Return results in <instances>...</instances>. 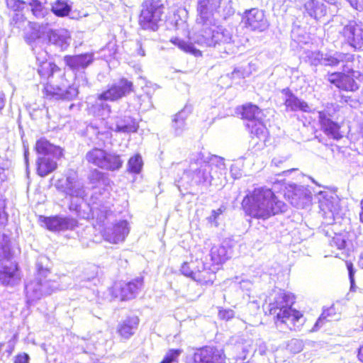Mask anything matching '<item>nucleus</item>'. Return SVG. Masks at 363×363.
Here are the masks:
<instances>
[{
    "mask_svg": "<svg viewBox=\"0 0 363 363\" xmlns=\"http://www.w3.org/2000/svg\"><path fill=\"white\" fill-rule=\"evenodd\" d=\"M56 188L61 192L71 197L69 209L83 218L95 220L96 225H104L105 220L110 213L112 203L110 201L109 192L105 188L94 189L90 201L86 205L89 212H82L81 205L86 196L83 184L74 175H69L65 179H59Z\"/></svg>",
    "mask_w": 363,
    "mask_h": 363,
    "instance_id": "f257e3e1",
    "label": "nucleus"
},
{
    "mask_svg": "<svg viewBox=\"0 0 363 363\" xmlns=\"http://www.w3.org/2000/svg\"><path fill=\"white\" fill-rule=\"evenodd\" d=\"M225 170L223 157L217 155L205 157L201 152L192 153L189 157V168L179 182L182 186L190 184L206 189L211 185H218Z\"/></svg>",
    "mask_w": 363,
    "mask_h": 363,
    "instance_id": "f03ea898",
    "label": "nucleus"
},
{
    "mask_svg": "<svg viewBox=\"0 0 363 363\" xmlns=\"http://www.w3.org/2000/svg\"><path fill=\"white\" fill-rule=\"evenodd\" d=\"M37 71L44 84L43 96L49 100H67L74 99L78 94V89L72 86L66 87L60 85L59 82L63 80L61 69L53 62L48 60V54L45 49L39 52L35 50Z\"/></svg>",
    "mask_w": 363,
    "mask_h": 363,
    "instance_id": "7ed1b4c3",
    "label": "nucleus"
},
{
    "mask_svg": "<svg viewBox=\"0 0 363 363\" xmlns=\"http://www.w3.org/2000/svg\"><path fill=\"white\" fill-rule=\"evenodd\" d=\"M242 206L247 215L264 220L286 211V205L270 189L264 187L247 194L242 199Z\"/></svg>",
    "mask_w": 363,
    "mask_h": 363,
    "instance_id": "20e7f679",
    "label": "nucleus"
},
{
    "mask_svg": "<svg viewBox=\"0 0 363 363\" xmlns=\"http://www.w3.org/2000/svg\"><path fill=\"white\" fill-rule=\"evenodd\" d=\"M273 302L269 303V313L275 317L277 328L284 329V326L290 330H299L303 324V315L293 309L294 296L284 290L274 291Z\"/></svg>",
    "mask_w": 363,
    "mask_h": 363,
    "instance_id": "39448f33",
    "label": "nucleus"
},
{
    "mask_svg": "<svg viewBox=\"0 0 363 363\" xmlns=\"http://www.w3.org/2000/svg\"><path fill=\"white\" fill-rule=\"evenodd\" d=\"M36 275L35 278L25 284L27 303H31L50 295L59 288L58 283L48 279L50 272V259L45 255H40L35 262Z\"/></svg>",
    "mask_w": 363,
    "mask_h": 363,
    "instance_id": "423d86ee",
    "label": "nucleus"
},
{
    "mask_svg": "<svg viewBox=\"0 0 363 363\" xmlns=\"http://www.w3.org/2000/svg\"><path fill=\"white\" fill-rule=\"evenodd\" d=\"M218 23L217 21L215 25L199 27L194 40L202 46L213 47L221 54L220 57H224L225 55L234 52V41L232 32L222 26H218Z\"/></svg>",
    "mask_w": 363,
    "mask_h": 363,
    "instance_id": "0eeeda50",
    "label": "nucleus"
},
{
    "mask_svg": "<svg viewBox=\"0 0 363 363\" xmlns=\"http://www.w3.org/2000/svg\"><path fill=\"white\" fill-rule=\"evenodd\" d=\"M133 82L121 77L108 86L106 90L98 94L94 102L89 108L90 112L95 116L104 119L111 113V106L107 101H116L133 91Z\"/></svg>",
    "mask_w": 363,
    "mask_h": 363,
    "instance_id": "6e6552de",
    "label": "nucleus"
},
{
    "mask_svg": "<svg viewBox=\"0 0 363 363\" xmlns=\"http://www.w3.org/2000/svg\"><path fill=\"white\" fill-rule=\"evenodd\" d=\"M35 150L37 173L44 177L54 172L57 167V161L62 157V149L56 146L44 138L36 141Z\"/></svg>",
    "mask_w": 363,
    "mask_h": 363,
    "instance_id": "1a4fd4ad",
    "label": "nucleus"
},
{
    "mask_svg": "<svg viewBox=\"0 0 363 363\" xmlns=\"http://www.w3.org/2000/svg\"><path fill=\"white\" fill-rule=\"evenodd\" d=\"M317 198L320 213L324 219V223L333 225L343 218V210L336 194L329 191H321L318 194Z\"/></svg>",
    "mask_w": 363,
    "mask_h": 363,
    "instance_id": "9d476101",
    "label": "nucleus"
},
{
    "mask_svg": "<svg viewBox=\"0 0 363 363\" xmlns=\"http://www.w3.org/2000/svg\"><path fill=\"white\" fill-rule=\"evenodd\" d=\"M11 252L10 247L5 244L0 247V284L14 286L21 280V271L16 262H10Z\"/></svg>",
    "mask_w": 363,
    "mask_h": 363,
    "instance_id": "9b49d317",
    "label": "nucleus"
},
{
    "mask_svg": "<svg viewBox=\"0 0 363 363\" xmlns=\"http://www.w3.org/2000/svg\"><path fill=\"white\" fill-rule=\"evenodd\" d=\"M163 12L164 5L161 0H145L139 16V25L144 30H157Z\"/></svg>",
    "mask_w": 363,
    "mask_h": 363,
    "instance_id": "f8f14e48",
    "label": "nucleus"
},
{
    "mask_svg": "<svg viewBox=\"0 0 363 363\" xmlns=\"http://www.w3.org/2000/svg\"><path fill=\"white\" fill-rule=\"evenodd\" d=\"M28 24L29 29L26 32L24 38L35 54V50L39 52L48 45L51 28L48 22L39 23L28 21Z\"/></svg>",
    "mask_w": 363,
    "mask_h": 363,
    "instance_id": "ddd939ff",
    "label": "nucleus"
},
{
    "mask_svg": "<svg viewBox=\"0 0 363 363\" xmlns=\"http://www.w3.org/2000/svg\"><path fill=\"white\" fill-rule=\"evenodd\" d=\"M222 0H196V23L199 27L215 25L219 14Z\"/></svg>",
    "mask_w": 363,
    "mask_h": 363,
    "instance_id": "4468645a",
    "label": "nucleus"
},
{
    "mask_svg": "<svg viewBox=\"0 0 363 363\" xmlns=\"http://www.w3.org/2000/svg\"><path fill=\"white\" fill-rule=\"evenodd\" d=\"M112 216L111 206L110 213L105 220L104 225H98L103 227L101 230L104 239L111 243L117 244L123 242L129 233L128 223L125 220H120L114 224H108L110 217Z\"/></svg>",
    "mask_w": 363,
    "mask_h": 363,
    "instance_id": "2eb2a0df",
    "label": "nucleus"
},
{
    "mask_svg": "<svg viewBox=\"0 0 363 363\" xmlns=\"http://www.w3.org/2000/svg\"><path fill=\"white\" fill-rule=\"evenodd\" d=\"M329 81L340 89L354 91L359 89L357 81H363V74L354 70L353 64H352L351 70L332 73L329 75Z\"/></svg>",
    "mask_w": 363,
    "mask_h": 363,
    "instance_id": "dca6fc26",
    "label": "nucleus"
},
{
    "mask_svg": "<svg viewBox=\"0 0 363 363\" xmlns=\"http://www.w3.org/2000/svg\"><path fill=\"white\" fill-rule=\"evenodd\" d=\"M242 22L245 28L259 33L267 30L269 26L264 11L257 8L245 11L242 18Z\"/></svg>",
    "mask_w": 363,
    "mask_h": 363,
    "instance_id": "f3484780",
    "label": "nucleus"
},
{
    "mask_svg": "<svg viewBox=\"0 0 363 363\" xmlns=\"http://www.w3.org/2000/svg\"><path fill=\"white\" fill-rule=\"evenodd\" d=\"M130 111H120L118 115L111 117L109 128L116 133H135L138 129V124L135 118L130 114Z\"/></svg>",
    "mask_w": 363,
    "mask_h": 363,
    "instance_id": "a211bd4d",
    "label": "nucleus"
},
{
    "mask_svg": "<svg viewBox=\"0 0 363 363\" xmlns=\"http://www.w3.org/2000/svg\"><path fill=\"white\" fill-rule=\"evenodd\" d=\"M143 284V277H138L128 282L115 284L113 294L115 297H120L122 301L131 300L139 294Z\"/></svg>",
    "mask_w": 363,
    "mask_h": 363,
    "instance_id": "6ab92c4d",
    "label": "nucleus"
},
{
    "mask_svg": "<svg viewBox=\"0 0 363 363\" xmlns=\"http://www.w3.org/2000/svg\"><path fill=\"white\" fill-rule=\"evenodd\" d=\"M194 363H225V355L222 350L206 346L197 349L194 353Z\"/></svg>",
    "mask_w": 363,
    "mask_h": 363,
    "instance_id": "aec40b11",
    "label": "nucleus"
},
{
    "mask_svg": "<svg viewBox=\"0 0 363 363\" xmlns=\"http://www.w3.org/2000/svg\"><path fill=\"white\" fill-rule=\"evenodd\" d=\"M318 122L323 133L334 140H338L342 138L340 133V125L333 119L329 111L324 109L318 112Z\"/></svg>",
    "mask_w": 363,
    "mask_h": 363,
    "instance_id": "412c9836",
    "label": "nucleus"
},
{
    "mask_svg": "<svg viewBox=\"0 0 363 363\" xmlns=\"http://www.w3.org/2000/svg\"><path fill=\"white\" fill-rule=\"evenodd\" d=\"M40 220L45 225L47 229L50 231L72 230L78 224V221L70 216H41Z\"/></svg>",
    "mask_w": 363,
    "mask_h": 363,
    "instance_id": "4be33fe9",
    "label": "nucleus"
},
{
    "mask_svg": "<svg viewBox=\"0 0 363 363\" xmlns=\"http://www.w3.org/2000/svg\"><path fill=\"white\" fill-rule=\"evenodd\" d=\"M346 43L354 49L363 47V29L355 21L345 26L340 33Z\"/></svg>",
    "mask_w": 363,
    "mask_h": 363,
    "instance_id": "5701e85b",
    "label": "nucleus"
},
{
    "mask_svg": "<svg viewBox=\"0 0 363 363\" xmlns=\"http://www.w3.org/2000/svg\"><path fill=\"white\" fill-rule=\"evenodd\" d=\"M354 56L350 53L335 52L334 53L323 54V65L336 67L341 65L345 72L352 69V64L354 63Z\"/></svg>",
    "mask_w": 363,
    "mask_h": 363,
    "instance_id": "b1692460",
    "label": "nucleus"
},
{
    "mask_svg": "<svg viewBox=\"0 0 363 363\" xmlns=\"http://www.w3.org/2000/svg\"><path fill=\"white\" fill-rule=\"evenodd\" d=\"M199 262L200 264L197 266L196 272H194L193 275V280L201 284H212L215 279L216 271L218 269V267L210 263L207 257L205 260L200 258Z\"/></svg>",
    "mask_w": 363,
    "mask_h": 363,
    "instance_id": "393cba45",
    "label": "nucleus"
},
{
    "mask_svg": "<svg viewBox=\"0 0 363 363\" xmlns=\"http://www.w3.org/2000/svg\"><path fill=\"white\" fill-rule=\"evenodd\" d=\"M94 61V52H86L74 55H65L64 62L72 71L79 72L86 69Z\"/></svg>",
    "mask_w": 363,
    "mask_h": 363,
    "instance_id": "a878e982",
    "label": "nucleus"
},
{
    "mask_svg": "<svg viewBox=\"0 0 363 363\" xmlns=\"http://www.w3.org/2000/svg\"><path fill=\"white\" fill-rule=\"evenodd\" d=\"M281 92L284 96V102L287 111L304 113L311 111L308 103L296 96L289 88H284Z\"/></svg>",
    "mask_w": 363,
    "mask_h": 363,
    "instance_id": "bb28decb",
    "label": "nucleus"
},
{
    "mask_svg": "<svg viewBox=\"0 0 363 363\" xmlns=\"http://www.w3.org/2000/svg\"><path fill=\"white\" fill-rule=\"evenodd\" d=\"M233 255V250L228 243L213 245L208 255L210 263L216 267L223 264Z\"/></svg>",
    "mask_w": 363,
    "mask_h": 363,
    "instance_id": "cd10ccee",
    "label": "nucleus"
},
{
    "mask_svg": "<svg viewBox=\"0 0 363 363\" xmlns=\"http://www.w3.org/2000/svg\"><path fill=\"white\" fill-rule=\"evenodd\" d=\"M291 192L289 191L287 196L292 206L303 208L311 201V192L305 187L294 184L291 186Z\"/></svg>",
    "mask_w": 363,
    "mask_h": 363,
    "instance_id": "c85d7f7f",
    "label": "nucleus"
},
{
    "mask_svg": "<svg viewBox=\"0 0 363 363\" xmlns=\"http://www.w3.org/2000/svg\"><path fill=\"white\" fill-rule=\"evenodd\" d=\"M70 42L71 35L67 30H53L51 28L48 44L53 45L60 51H65L69 46Z\"/></svg>",
    "mask_w": 363,
    "mask_h": 363,
    "instance_id": "c756f323",
    "label": "nucleus"
},
{
    "mask_svg": "<svg viewBox=\"0 0 363 363\" xmlns=\"http://www.w3.org/2000/svg\"><path fill=\"white\" fill-rule=\"evenodd\" d=\"M349 240V234L347 231H342L339 233H334V235L330 240V245L335 247L340 252L335 254V257L344 259L348 255L347 241Z\"/></svg>",
    "mask_w": 363,
    "mask_h": 363,
    "instance_id": "7c9ffc66",
    "label": "nucleus"
},
{
    "mask_svg": "<svg viewBox=\"0 0 363 363\" xmlns=\"http://www.w3.org/2000/svg\"><path fill=\"white\" fill-rule=\"evenodd\" d=\"M139 322V318L137 316L126 318L118 324V334L125 340L130 338L135 334Z\"/></svg>",
    "mask_w": 363,
    "mask_h": 363,
    "instance_id": "2f4dec72",
    "label": "nucleus"
},
{
    "mask_svg": "<svg viewBox=\"0 0 363 363\" xmlns=\"http://www.w3.org/2000/svg\"><path fill=\"white\" fill-rule=\"evenodd\" d=\"M303 7L304 13L317 21L327 13L326 5L319 0H308Z\"/></svg>",
    "mask_w": 363,
    "mask_h": 363,
    "instance_id": "473e14b6",
    "label": "nucleus"
},
{
    "mask_svg": "<svg viewBox=\"0 0 363 363\" xmlns=\"http://www.w3.org/2000/svg\"><path fill=\"white\" fill-rule=\"evenodd\" d=\"M238 114L240 115L242 119L247 121V123H252L262 119V116L261 109L252 104H247L238 107Z\"/></svg>",
    "mask_w": 363,
    "mask_h": 363,
    "instance_id": "72a5a7b5",
    "label": "nucleus"
},
{
    "mask_svg": "<svg viewBox=\"0 0 363 363\" xmlns=\"http://www.w3.org/2000/svg\"><path fill=\"white\" fill-rule=\"evenodd\" d=\"M47 0H36L35 2L28 5L30 7L32 14L38 19L45 18L48 20L49 16H52L50 10L45 7Z\"/></svg>",
    "mask_w": 363,
    "mask_h": 363,
    "instance_id": "f704fd0d",
    "label": "nucleus"
},
{
    "mask_svg": "<svg viewBox=\"0 0 363 363\" xmlns=\"http://www.w3.org/2000/svg\"><path fill=\"white\" fill-rule=\"evenodd\" d=\"M106 152L102 149L94 148L86 155V160L89 163L103 169Z\"/></svg>",
    "mask_w": 363,
    "mask_h": 363,
    "instance_id": "c9c22d12",
    "label": "nucleus"
},
{
    "mask_svg": "<svg viewBox=\"0 0 363 363\" xmlns=\"http://www.w3.org/2000/svg\"><path fill=\"white\" fill-rule=\"evenodd\" d=\"M340 318V315L336 313V309L334 305L331 306L327 309L323 310L319 318L317 320L314 325L313 330H316L321 327L325 320L332 321L337 320Z\"/></svg>",
    "mask_w": 363,
    "mask_h": 363,
    "instance_id": "e433bc0d",
    "label": "nucleus"
},
{
    "mask_svg": "<svg viewBox=\"0 0 363 363\" xmlns=\"http://www.w3.org/2000/svg\"><path fill=\"white\" fill-rule=\"evenodd\" d=\"M72 5L67 0H55L51 4L50 11L58 17H65L69 14Z\"/></svg>",
    "mask_w": 363,
    "mask_h": 363,
    "instance_id": "4c0bfd02",
    "label": "nucleus"
},
{
    "mask_svg": "<svg viewBox=\"0 0 363 363\" xmlns=\"http://www.w3.org/2000/svg\"><path fill=\"white\" fill-rule=\"evenodd\" d=\"M246 127L250 132L252 138L256 137L259 140H264L268 133L261 119L252 123H246Z\"/></svg>",
    "mask_w": 363,
    "mask_h": 363,
    "instance_id": "58836bf2",
    "label": "nucleus"
},
{
    "mask_svg": "<svg viewBox=\"0 0 363 363\" xmlns=\"http://www.w3.org/2000/svg\"><path fill=\"white\" fill-rule=\"evenodd\" d=\"M123 163V161L121 159L119 155L106 152L103 169L109 171L118 170L122 167Z\"/></svg>",
    "mask_w": 363,
    "mask_h": 363,
    "instance_id": "ea45409f",
    "label": "nucleus"
},
{
    "mask_svg": "<svg viewBox=\"0 0 363 363\" xmlns=\"http://www.w3.org/2000/svg\"><path fill=\"white\" fill-rule=\"evenodd\" d=\"M199 262L200 259L197 257L195 261L184 262L181 267V272L184 276L190 277L193 279L194 272H196L197 266H199L200 264Z\"/></svg>",
    "mask_w": 363,
    "mask_h": 363,
    "instance_id": "a19ab883",
    "label": "nucleus"
},
{
    "mask_svg": "<svg viewBox=\"0 0 363 363\" xmlns=\"http://www.w3.org/2000/svg\"><path fill=\"white\" fill-rule=\"evenodd\" d=\"M143 160L140 155H136L131 157L128 162V170L130 172L138 174L143 167Z\"/></svg>",
    "mask_w": 363,
    "mask_h": 363,
    "instance_id": "79ce46f5",
    "label": "nucleus"
},
{
    "mask_svg": "<svg viewBox=\"0 0 363 363\" xmlns=\"http://www.w3.org/2000/svg\"><path fill=\"white\" fill-rule=\"evenodd\" d=\"M186 121L173 116L171 128L175 136H180L186 129Z\"/></svg>",
    "mask_w": 363,
    "mask_h": 363,
    "instance_id": "37998d69",
    "label": "nucleus"
},
{
    "mask_svg": "<svg viewBox=\"0 0 363 363\" xmlns=\"http://www.w3.org/2000/svg\"><path fill=\"white\" fill-rule=\"evenodd\" d=\"M174 45L177 46L182 50L189 52L194 53L196 55L197 52H199V50L195 49L191 44H189L186 41L179 38H173L170 40Z\"/></svg>",
    "mask_w": 363,
    "mask_h": 363,
    "instance_id": "c03bdc74",
    "label": "nucleus"
},
{
    "mask_svg": "<svg viewBox=\"0 0 363 363\" xmlns=\"http://www.w3.org/2000/svg\"><path fill=\"white\" fill-rule=\"evenodd\" d=\"M36 0H6L7 6L14 11L23 9L27 5L35 2Z\"/></svg>",
    "mask_w": 363,
    "mask_h": 363,
    "instance_id": "a18cd8bd",
    "label": "nucleus"
},
{
    "mask_svg": "<svg viewBox=\"0 0 363 363\" xmlns=\"http://www.w3.org/2000/svg\"><path fill=\"white\" fill-rule=\"evenodd\" d=\"M26 23V18L21 13H15L10 21V25L13 28H16L18 30L24 28Z\"/></svg>",
    "mask_w": 363,
    "mask_h": 363,
    "instance_id": "49530a36",
    "label": "nucleus"
},
{
    "mask_svg": "<svg viewBox=\"0 0 363 363\" xmlns=\"http://www.w3.org/2000/svg\"><path fill=\"white\" fill-rule=\"evenodd\" d=\"M306 57L312 65H323V54L319 51H308L306 52Z\"/></svg>",
    "mask_w": 363,
    "mask_h": 363,
    "instance_id": "de8ad7c7",
    "label": "nucleus"
},
{
    "mask_svg": "<svg viewBox=\"0 0 363 363\" xmlns=\"http://www.w3.org/2000/svg\"><path fill=\"white\" fill-rule=\"evenodd\" d=\"M251 74L250 64L245 66H240L235 67L233 72L231 73L232 78H245L249 77Z\"/></svg>",
    "mask_w": 363,
    "mask_h": 363,
    "instance_id": "09e8293b",
    "label": "nucleus"
},
{
    "mask_svg": "<svg viewBox=\"0 0 363 363\" xmlns=\"http://www.w3.org/2000/svg\"><path fill=\"white\" fill-rule=\"evenodd\" d=\"M182 352V350L171 349L166 353L160 363H174L177 360Z\"/></svg>",
    "mask_w": 363,
    "mask_h": 363,
    "instance_id": "8fccbe9b",
    "label": "nucleus"
},
{
    "mask_svg": "<svg viewBox=\"0 0 363 363\" xmlns=\"http://www.w3.org/2000/svg\"><path fill=\"white\" fill-rule=\"evenodd\" d=\"M225 210L226 206L225 205H221L218 209L213 210L211 216L208 218V222L217 227L219 224L218 220L220 219V216Z\"/></svg>",
    "mask_w": 363,
    "mask_h": 363,
    "instance_id": "3c124183",
    "label": "nucleus"
},
{
    "mask_svg": "<svg viewBox=\"0 0 363 363\" xmlns=\"http://www.w3.org/2000/svg\"><path fill=\"white\" fill-rule=\"evenodd\" d=\"M89 179L93 184H97L98 183L105 184L104 174L97 169H94L91 172Z\"/></svg>",
    "mask_w": 363,
    "mask_h": 363,
    "instance_id": "603ef678",
    "label": "nucleus"
},
{
    "mask_svg": "<svg viewBox=\"0 0 363 363\" xmlns=\"http://www.w3.org/2000/svg\"><path fill=\"white\" fill-rule=\"evenodd\" d=\"M193 111V106L191 104H186L184 107L179 111L177 113L174 115L179 119H182L186 121V118L189 116Z\"/></svg>",
    "mask_w": 363,
    "mask_h": 363,
    "instance_id": "864d4df0",
    "label": "nucleus"
},
{
    "mask_svg": "<svg viewBox=\"0 0 363 363\" xmlns=\"http://www.w3.org/2000/svg\"><path fill=\"white\" fill-rule=\"evenodd\" d=\"M138 101L140 102V108L143 111H147L152 107L150 97L147 94L139 96Z\"/></svg>",
    "mask_w": 363,
    "mask_h": 363,
    "instance_id": "5fc2aeb1",
    "label": "nucleus"
},
{
    "mask_svg": "<svg viewBox=\"0 0 363 363\" xmlns=\"http://www.w3.org/2000/svg\"><path fill=\"white\" fill-rule=\"evenodd\" d=\"M347 268L348 270V276L350 282V289L351 291H355V282H354V273L355 269L353 267V264L351 262H347Z\"/></svg>",
    "mask_w": 363,
    "mask_h": 363,
    "instance_id": "6e6d98bb",
    "label": "nucleus"
},
{
    "mask_svg": "<svg viewBox=\"0 0 363 363\" xmlns=\"http://www.w3.org/2000/svg\"><path fill=\"white\" fill-rule=\"evenodd\" d=\"M235 315L234 311L231 309H222L218 312V316L222 320H229Z\"/></svg>",
    "mask_w": 363,
    "mask_h": 363,
    "instance_id": "4d7b16f0",
    "label": "nucleus"
},
{
    "mask_svg": "<svg viewBox=\"0 0 363 363\" xmlns=\"http://www.w3.org/2000/svg\"><path fill=\"white\" fill-rule=\"evenodd\" d=\"M5 202L0 199V226L4 225L7 222V214L4 211Z\"/></svg>",
    "mask_w": 363,
    "mask_h": 363,
    "instance_id": "13d9d810",
    "label": "nucleus"
},
{
    "mask_svg": "<svg viewBox=\"0 0 363 363\" xmlns=\"http://www.w3.org/2000/svg\"><path fill=\"white\" fill-rule=\"evenodd\" d=\"M88 269L90 271V274L87 277H84V281H91L96 279L97 267L94 265L90 266Z\"/></svg>",
    "mask_w": 363,
    "mask_h": 363,
    "instance_id": "bf43d9fd",
    "label": "nucleus"
},
{
    "mask_svg": "<svg viewBox=\"0 0 363 363\" xmlns=\"http://www.w3.org/2000/svg\"><path fill=\"white\" fill-rule=\"evenodd\" d=\"M29 355L26 353H23L18 354L14 360V363H28L29 362Z\"/></svg>",
    "mask_w": 363,
    "mask_h": 363,
    "instance_id": "052dcab7",
    "label": "nucleus"
},
{
    "mask_svg": "<svg viewBox=\"0 0 363 363\" xmlns=\"http://www.w3.org/2000/svg\"><path fill=\"white\" fill-rule=\"evenodd\" d=\"M86 128H87L88 132H91L93 134L96 135V136H98L101 133V131L99 129L98 124H97L96 121L91 122L89 125H87Z\"/></svg>",
    "mask_w": 363,
    "mask_h": 363,
    "instance_id": "680f3d73",
    "label": "nucleus"
},
{
    "mask_svg": "<svg viewBox=\"0 0 363 363\" xmlns=\"http://www.w3.org/2000/svg\"><path fill=\"white\" fill-rule=\"evenodd\" d=\"M135 52L137 54L140 56H145V44L140 40H138L135 44Z\"/></svg>",
    "mask_w": 363,
    "mask_h": 363,
    "instance_id": "e2e57ef3",
    "label": "nucleus"
},
{
    "mask_svg": "<svg viewBox=\"0 0 363 363\" xmlns=\"http://www.w3.org/2000/svg\"><path fill=\"white\" fill-rule=\"evenodd\" d=\"M249 347H250V345L244 347V346L241 345L240 344H238V351L241 350L242 352V354H240L238 356V359H245V354L249 352Z\"/></svg>",
    "mask_w": 363,
    "mask_h": 363,
    "instance_id": "0e129e2a",
    "label": "nucleus"
},
{
    "mask_svg": "<svg viewBox=\"0 0 363 363\" xmlns=\"http://www.w3.org/2000/svg\"><path fill=\"white\" fill-rule=\"evenodd\" d=\"M286 160V158L284 157H274L272 160V163L274 164L275 166L278 167L281 163L284 162Z\"/></svg>",
    "mask_w": 363,
    "mask_h": 363,
    "instance_id": "69168bd1",
    "label": "nucleus"
},
{
    "mask_svg": "<svg viewBox=\"0 0 363 363\" xmlns=\"http://www.w3.org/2000/svg\"><path fill=\"white\" fill-rule=\"evenodd\" d=\"M355 7L354 9L359 11H363V0H357L354 2Z\"/></svg>",
    "mask_w": 363,
    "mask_h": 363,
    "instance_id": "338daca9",
    "label": "nucleus"
},
{
    "mask_svg": "<svg viewBox=\"0 0 363 363\" xmlns=\"http://www.w3.org/2000/svg\"><path fill=\"white\" fill-rule=\"evenodd\" d=\"M358 358L363 363V345L359 348Z\"/></svg>",
    "mask_w": 363,
    "mask_h": 363,
    "instance_id": "774afa93",
    "label": "nucleus"
}]
</instances>
